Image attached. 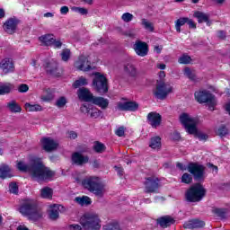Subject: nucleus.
Segmentation results:
<instances>
[{
	"instance_id": "obj_1",
	"label": "nucleus",
	"mask_w": 230,
	"mask_h": 230,
	"mask_svg": "<svg viewBox=\"0 0 230 230\" xmlns=\"http://www.w3.org/2000/svg\"><path fill=\"white\" fill-rule=\"evenodd\" d=\"M17 169L20 172H28L31 179L38 181V182L48 181L55 176V172L44 166V164H42V161L39 158L31 160L29 164L19 162L17 164Z\"/></svg>"
},
{
	"instance_id": "obj_2",
	"label": "nucleus",
	"mask_w": 230,
	"mask_h": 230,
	"mask_svg": "<svg viewBox=\"0 0 230 230\" xmlns=\"http://www.w3.org/2000/svg\"><path fill=\"white\" fill-rule=\"evenodd\" d=\"M19 211L22 217H26L31 222L42 220L43 213L39 209L37 202L33 199H25L20 205Z\"/></svg>"
},
{
	"instance_id": "obj_3",
	"label": "nucleus",
	"mask_w": 230,
	"mask_h": 230,
	"mask_svg": "<svg viewBox=\"0 0 230 230\" xmlns=\"http://www.w3.org/2000/svg\"><path fill=\"white\" fill-rule=\"evenodd\" d=\"M180 123L183 125L186 132L190 135H194L199 139V141H208V134L199 132L197 129V119L191 118L188 113H181L180 115Z\"/></svg>"
},
{
	"instance_id": "obj_4",
	"label": "nucleus",
	"mask_w": 230,
	"mask_h": 230,
	"mask_svg": "<svg viewBox=\"0 0 230 230\" xmlns=\"http://www.w3.org/2000/svg\"><path fill=\"white\" fill-rule=\"evenodd\" d=\"M82 186L84 190L90 191V193H93L95 197H99V199H103L105 195V185L100 181V178L96 176H89L84 178L82 181Z\"/></svg>"
},
{
	"instance_id": "obj_5",
	"label": "nucleus",
	"mask_w": 230,
	"mask_h": 230,
	"mask_svg": "<svg viewBox=\"0 0 230 230\" xmlns=\"http://www.w3.org/2000/svg\"><path fill=\"white\" fill-rule=\"evenodd\" d=\"M83 230H100L102 229V219L94 212H86L79 219Z\"/></svg>"
},
{
	"instance_id": "obj_6",
	"label": "nucleus",
	"mask_w": 230,
	"mask_h": 230,
	"mask_svg": "<svg viewBox=\"0 0 230 230\" xmlns=\"http://www.w3.org/2000/svg\"><path fill=\"white\" fill-rule=\"evenodd\" d=\"M93 79L92 82V87L98 94L103 96L109 93V80L103 74L100 72L93 73Z\"/></svg>"
},
{
	"instance_id": "obj_7",
	"label": "nucleus",
	"mask_w": 230,
	"mask_h": 230,
	"mask_svg": "<svg viewBox=\"0 0 230 230\" xmlns=\"http://www.w3.org/2000/svg\"><path fill=\"white\" fill-rule=\"evenodd\" d=\"M206 197V189L200 183L192 185L185 193L187 202H200Z\"/></svg>"
},
{
	"instance_id": "obj_8",
	"label": "nucleus",
	"mask_w": 230,
	"mask_h": 230,
	"mask_svg": "<svg viewBox=\"0 0 230 230\" xmlns=\"http://www.w3.org/2000/svg\"><path fill=\"white\" fill-rule=\"evenodd\" d=\"M187 170L197 182H203L206 179V167L199 163H189Z\"/></svg>"
},
{
	"instance_id": "obj_9",
	"label": "nucleus",
	"mask_w": 230,
	"mask_h": 230,
	"mask_svg": "<svg viewBox=\"0 0 230 230\" xmlns=\"http://www.w3.org/2000/svg\"><path fill=\"white\" fill-rule=\"evenodd\" d=\"M172 86L164 83V81H157L156 89L153 91V93L157 100H166L168 94L172 93Z\"/></svg>"
},
{
	"instance_id": "obj_10",
	"label": "nucleus",
	"mask_w": 230,
	"mask_h": 230,
	"mask_svg": "<svg viewBox=\"0 0 230 230\" xmlns=\"http://www.w3.org/2000/svg\"><path fill=\"white\" fill-rule=\"evenodd\" d=\"M145 193H159L161 188V180L155 176H150L146 178L144 182Z\"/></svg>"
},
{
	"instance_id": "obj_11",
	"label": "nucleus",
	"mask_w": 230,
	"mask_h": 230,
	"mask_svg": "<svg viewBox=\"0 0 230 230\" xmlns=\"http://www.w3.org/2000/svg\"><path fill=\"white\" fill-rule=\"evenodd\" d=\"M194 96L199 103H208L210 109L215 107V95L208 91L196 92Z\"/></svg>"
},
{
	"instance_id": "obj_12",
	"label": "nucleus",
	"mask_w": 230,
	"mask_h": 230,
	"mask_svg": "<svg viewBox=\"0 0 230 230\" xmlns=\"http://www.w3.org/2000/svg\"><path fill=\"white\" fill-rule=\"evenodd\" d=\"M21 21L16 17L9 18L3 25V28L9 35H13L17 31V26H19Z\"/></svg>"
},
{
	"instance_id": "obj_13",
	"label": "nucleus",
	"mask_w": 230,
	"mask_h": 230,
	"mask_svg": "<svg viewBox=\"0 0 230 230\" xmlns=\"http://www.w3.org/2000/svg\"><path fill=\"white\" fill-rule=\"evenodd\" d=\"M41 146L45 152H55L58 148V142L55 141L51 137H43L40 140Z\"/></svg>"
},
{
	"instance_id": "obj_14",
	"label": "nucleus",
	"mask_w": 230,
	"mask_h": 230,
	"mask_svg": "<svg viewBox=\"0 0 230 230\" xmlns=\"http://www.w3.org/2000/svg\"><path fill=\"white\" fill-rule=\"evenodd\" d=\"M133 49L138 57H146L148 55V44L145 41L137 40L133 45Z\"/></svg>"
},
{
	"instance_id": "obj_15",
	"label": "nucleus",
	"mask_w": 230,
	"mask_h": 230,
	"mask_svg": "<svg viewBox=\"0 0 230 230\" xmlns=\"http://www.w3.org/2000/svg\"><path fill=\"white\" fill-rule=\"evenodd\" d=\"M0 69L4 75H9V73L15 72V65H13V60L12 58H4L0 62Z\"/></svg>"
},
{
	"instance_id": "obj_16",
	"label": "nucleus",
	"mask_w": 230,
	"mask_h": 230,
	"mask_svg": "<svg viewBox=\"0 0 230 230\" xmlns=\"http://www.w3.org/2000/svg\"><path fill=\"white\" fill-rule=\"evenodd\" d=\"M77 97L81 102H87L92 103L94 95L91 93L89 88L82 87L77 90Z\"/></svg>"
},
{
	"instance_id": "obj_17",
	"label": "nucleus",
	"mask_w": 230,
	"mask_h": 230,
	"mask_svg": "<svg viewBox=\"0 0 230 230\" xmlns=\"http://www.w3.org/2000/svg\"><path fill=\"white\" fill-rule=\"evenodd\" d=\"M75 67L79 70V71H91L93 69V67L91 66V61H89V59L84 57V56H80L78 60L75 62Z\"/></svg>"
},
{
	"instance_id": "obj_18",
	"label": "nucleus",
	"mask_w": 230,
	"mask_h": 230,
	"mask_svg": "<svg viewBox=\"0 0 230 230\" xmlns=\"http://www.w3.org/2000/svg\"><path fill=\"white\" fill-rule=\"evenodd\" d=\"M163 121V117L161 114L151 111L147 114V122L153 128H157L161 125V122Z\"/></svg>"
},
{
	"instance_id": "obj_19",
	"label": "nucleus",
	"mask_w": 230,
	"mask_h": 230,
	"mask_svg": "<svg viewBox=\"0 0 230 230\" xmlns=\"http://www.w3.org/2000/svg\"><path fill=\"white\" fill-rule=\"evenodd\" d=\"M72 164L76 166H84L89 163V156L82 155L80 152H75L71 157Z\"/></svg>"
},
{
	"instance_id": "obj_20",
	"label": "nucleus",
	"mask_w": 230,
	"mask_h": 230,
	"mask_svg": "<svg viewBox=\"0 0 230 230\" xmlns=\"http://www.w3.org/2000/svg\"><path fill=\"white\" fill-rule=\"evenodd\" d=\"M44 69L47 75H50L51 76H60V73H58V63L57 61H49L45 63Z\"/></svg>"
},
{
	"instance_id": "obj_21",
	"label": "nucleus",
	"mask_w": 230,
	"mask_h": 230,
	"mask_svg": "<svg viewBox=\"0 0 230 230\" xmlns=\"http://www.w3.org/2000/svg\"><path fill=\"white\" fill-rule=\"evenodd\" d=\"M118 109L119 111L136 112L139 109V104L136 102H119Z\"/></svg>"
},
{
	"instance_id": "obj_22",
	"label": "nucleus",
	"mask_w": 230,
	"mask_h": 230,
	"mask_svg": "<svg viewBox=\"0 0 230 230\" xmlns=\"http://www.w3.org/2000/svg\"><path fill=\"white\" fill-rule=\"evenodd\" d=\"M156 224L163 229H166V227H170V226L175 224V219L171 216H164L156 219Z\"/></svg>"
},
{
	"instance_id": "obj_23",
	"label": "nucleus",
	"mask_w": 230,
	"mask_h": 230,
	"mask_svg": "<svg viewBox=\"0 0 230 230\" xmlns=\"http://www.w3.org/2000/svg\"><path fill=\"white\" fill-rule=\"evenodd\" d=\"M204 226H206L204 221L199 219H191L184 223L183 227L184 229H201Z\"/></svg>"
},
{
	"instance_id": "obj_24",
	"label": "nucleus",
	"mask_w": 230,
	"mask_h": 230,
	"mask_svg": "<svg viewBox=\"0 0 230 230\" xmlns=\"http://www.w3.org/2000/svg\"><path fill=\"white\" fill-rule=\"evenodd\" d=\"M123 72L127 76H129V78H136L137 76V68L131 63L124 65Z\"/></svg>"
},
{
	"instance_id": "obj_25",
	"label": "nucleus",
	"mask_w": 230,
	"mask_h": 230,
	"mask_svg": "<svg viewBox=\"0 0 230 230\" xmlns=\"http://www.w3.org/2000/svg\"><path fill=\"white\" fill-rule=\"evenodd\" d=\"M193 17L198 19L199 24H202V22H206L207 26H211V21H209V14L206 13H202L200 11H197L194 13Z\"/></svg>"
},
{
	"instance_id": "obj_26",
	"label": "nucleus",
	"mask_w": 230,
	"mask_h": 230,
	"mask_svg": "<svg viewBox=\"0 0 230 230\" xmlns=\"http://www.w3.org/2000/svg\"><path fill=\"white\" fill-rule=\"evenodd\" d=\"M92 103H93V105H97V107H100L102 111L109 108V99H105L103 97L93 96Z\"/></svg>"
},
{
	"instance_id": "obj_27",
	"label": "nucleus",
	"mask_w": 230,
	"mask_h": 230,
	"mask_svg": "<svg viewBox=\"0 0 230 230\" xmlns=\"http://www.w3.org/2000/svg\"><path fill=\"white\" fill-rule=\"evenodd\" d=\"M40 42L44 44V46H53V42H55V38H53V34H47L40 36L39 38Z\"/></svg>"
},
{
	"instance_id": "obj_28",
	"label": "nucleus",
	"mask_w": 230,
	"mask_h": 230,
	"mask_svg": "<svg viewBox=\"0 0 230 230\" xmlns=\"http://www.w3.org/2000/svg\"><path fill=\"white\" fill-rule=\"evenodd\" d=\"M10 172H12V170L7 164H3L0 165V179H7V177H12V175H10Z\"/></svg>"
},
{
	"instance_id": "obj_29",
	"label": "nucleus",
	"mask_w": 230,
	"mask_h": 230,
	"mask_svg": "<svg viewBox=\"0 0 230 230\" xmlns=\"http://www.w3.org/2000/svg\"><path fill=\"white\" fill-rule=\"evenodd\" d=\"M75 202H76V204H79V206H91V204H93L91 198H89L88 196L76 197L75 199Z\"/></svg>"
},
{
	"instance_id": "obj_30",
	"label": "nucleus",
	"mask_w": 230,
	"mask_h": 230,
	"mask_svg": "<svg viewBox=\"0 0 230 230\" xmlns=\"http://www.w3.org/2000/svg\"><path fill=\"white\" fill-rule=\"evenodd\" d=\"M7 109H9L10 112L17 113L21 112L22 111V108H21V105L17 103L15 101H11L7 103Z\"/></svg>"
},
{
	"instance_id": "obj_31",
	"label": "nucleus",
	"mask_w": 230,
	"mask_h": 230,
	"mask_svg": "<svg viewBox=\"0 0 230 230\" xmlns=\"http://www.w3.org/2000/svg\"><path fill=\"white\" fill-rule=\"evenodd\" d=\"M88 84L89 82H87V78L81 76L77 80H75L72 85L74 89H78L80 87H85V85H87Z\"/></svg>"
},
{
	"instance_id": "obj_32",
	"label": "nucleus",
	"mask_w": 230,
	"mask_h": 230,
	"mask_svg": "<svg viewBox=\"0 0 230 230\" xmlns=\"http://www.w3.org/2000/svg\"><path fill=\"white\" fill-rule=\"evenodd\" d=\"M25 109L28 112H40L42 106L40 104L25 103Z\"/></svg>"
},
{
	"instance_id": "obj_33",
	"label": "nucleus",
	"mask_w": 230,
	"mask_h": 230,
	"mask_svg": "<svg viewBox=\"0 0 230 230\" xmlns=\"http://www.w3.org/2000/svg\"><path fill=\"white\" fill-rule=\"evenodd\" d=\"M13 89V84H6L0 85V96H4V94H10Z\"/></svg>"
},
{
	"instance_id": "obj_34",
	"label": "nucleus",
	"mask_w": 230,
	"mask_h": 230,
	"mask_svg": "<svg viewBox=\"0 0 230 230\" xmlns=\"http://www.w3.org/2000/svg\"><path fill=\"white\" fill-rule=\"evenodd\" d=\"M54 93L50 88L45 90V94L41 96L42 102H51L55 98Z\"/></svg>"
},
{
	"instance_id": "obj_35",
	"label": "nucleus",
	"mask_w": 230,
	"mask_h": 230,
	"mask_svg": "<svg viewBox=\"0 0 230 230\" xmlns=\"http://www.w3.org/2000/svg\"><path fill=\"white\" fill-rule=\"evenodd\" d=\"M93 149L96 152V154H103L105 150H107V147L105 146V144L95 141Z\"/></svg>"
},
{
	"instance_id": "obj_36",
	"label": "nucleus",
	"mask_w": 230,
	"mask_h": 230,
	"mask_svg": "<svg viewBox=\"0 0 230 230\" xmlns=\"http://www.w3.org/2000/svg\"><path fill=\"white\" fill-rule=\"evenodd\" d=\"M150 148H153L154 150L161 147V137H153L150 139L149 144Z\"/></svg>"
},
{
	"instance_id": "obj_37",
	"label": "nucleus",
	"mask_w": 230,
	"mask_h": 230,
	"mask_svg": "<svg viewBox=\"0 0 230 230\" xmlns=\"http://www.w3.org/2000/svg\"><path fill=\"white\" fill-rule=\"evenodd\" d=\"M40 196L42 199H51L53 197V189L45 187L40 190Z\"/></svg>"
},
{
	"instance_id": "obj_38",
	"label": "nucleus",
	"mask_w": 230,
	"mask_h": 230,
	"mask_svg": "<svg viewBox=\"0 0 230 230\" xmlns=\"http://www.w3.org/2000/svg\"><path fill=\"white\" fill-rule=\"evenodd\" d=\"M188 22V17H181L175 22V30L177 33H181V27Z\"/></svg>"
},
{
	"instance_id": "obj_39",
	"label": "nucleus",
	"mask_w": 230,
	"mask_h": 230,
	"mask_svg": "<svg viewBox=\"0 0 230 230\" xmlns=\"http://www.w3.org/2000/svg\"><path fill=\"white\" fill-rule=\"evenodd\" d=\"M60 208H62V206H55L54 205V208L49 211V217L50 218V220H57V218H58L59 217V212H58V209H60Z\"/></svg>"
},
{
	"instance_id": "obj_40",
	"label": "nucleus",
	"mask_w": 230,
	"mask_h": 230,
	"mask_svg": "<svg viewBox=\"0 0 230 230\" xmlns=\"http://www.w3.org/2000/svg\"><path fill=\"white\" fill-rule=\"evenodd\" d=\"M60 57L63 62H69V59L71 58V49H62L60 53Z\"/></svg>"
},
{
	"instance_id": "obj_41",
	"label": "nucleus",
	"mask_w": 230,
	"mask_h": 230,
	"mask_svg": "<svg viewBox=\"0 0 230 230\" xmlns=\"http://www.w3.org/2000/svg\"><path fill=\"white\" fill-rule=\"evenodd\" d=\"M214 213L221 220H226V218H227V209H226V208H216L214 210Z\"/></svg>"
},
{
	"instance_id": "obj_42",
	"label": "nucleus",
	"mask_w": 230,
	"mask_h": 230,
	"mask_svg": "<svg viewBox=\"0 0 230 230\" xmlns=\"http://www.w3.org/2000/svg\"><path fill=\"white\" fill-rule=\"evenodd\" d=\"M184 75L189 80H191L192 82H195V80H197V75H195V74L191 72V69L190 67L184 68Z\"/></svg>"
},
{
	"instance_id": "obj_43",
	"label": "nucleus",
	"mask_w": 230,
	"mask_h": 230,
	"mask_svg": "<svg viewBox=\"0 0 230 230\" xmlns=\"http://www.w3.org/2000/svg\"><path fill=\"white\" fill-rule=\"evenodd\" d=\"M104 230H121L119 224L116 222L108 223L103 226Z\"/></svg>"
},
{
	"instance_id": "obj_44",
	"label": "nucleus",
	"mask_w": 230,
	"mask_h": 230,
	"mask_svg": "<svg viewBox=\"0 0 230 230\" xmlns=\"http://www.w3.org/2000/svg\"><path fill=\"white\" fill-rule=\"evenodd\" d=\"M181 182L183 184H191V182H193V176L188 172L183 173L181 176Z\"/></svg>"
},
{
	"instance_id": "obj_45",
	"label": "nucleus",
	"mask_w": 230,
	"mask_h": 230,
	"mask_svg": "<svg viewBox=\"0 0 230 230\" xmlns=\"http://www.w3.org/2000/svg\"><path fill=\"white\" fill-rule=\"evenodd\" d=\"M142 26H144L145 30H147V31H154V23L148 22L146 19H142Z\"/></svg>"
},
{
	"instance_id": "obj_46",
	"label": "nucleus",
	"mask_w": 230,
	"mask_h": 230,
	"mask_svg": "<svg viewBox=\"0 0 230 230\" xmlns=\"http://www.w3.org/2000/svg\"><path fill=\"white\" fill-rule=\"evenodd\" d=\"M179 64H190V62H191V57L183 54L181 57L179 58L178 59Z\"/></svg>"
},
{
	"instance_id": "obj_47",
	"label": "nucleus",
	"mask_w": 230,
	"mask_h": 230,
	"mask_svg": "<svg viewBox=\"0 0 230 230\" xmlns=\"http://www.w3.org/2000/svg\"><path fill=\"white\" fill-rule=\"evenodd\" d=\"M66 103H67V99L64 96L59 97L56 102V105L58 107V109H62V107H66Z\"/></svg>"
},
{
	"instance_id": "obj_48",
	"label": "nucleus",
	"mask_w": 230,
	"mask_h": 230,
	"mask_svg": "<svg viewBox=\"0 0 230 230\" xmlns=\"http://www.w3.org/2000/svg\"><path fill=\"white\" fill-rule=\"evenodd\" d=\"M103 112L96 108H92V111H90L91 118H94L95 119L97 118H100Z\"/></svg>"
},
{
	"instance_id": "obj_49",
	"label": "nucleus",
	"mask_w": 230,
	"mask_h": 230,
	"mask_svg": "<svg viewBox=\"0 0 230 230\" xmlns=\"http://www.w3.org/2000/svg\"><path fill=\"white\" fill-rule=\"evenodd\" d=\"M9 191L10 193H13V195H17V193H19V186H17V183L11 182L9 184Z\"/></svg>"
},
{
	"instance_id": "obj_50",
	"label": "nucleus",
	"mask_w": 230,
	"mask_h": 230,
	"mask_svg": "<svg viewBox=\"0 0 230 230\" xmlns=\"http://www.w3.org/2000/svg\"><path fill=\"white\" fill-rule=\"evenodd\" d=\"M229 130L225 125H222L218 129H217V135L220 136V137H224V136H227Z\"/></svg>"
},
{
	"instance_id": "obj_51",
	"label": "nucleus",
	"mask_w": 230,
	"mask_h": 230,
	"mask_svg": "<svg viewBox=\"0 0 230 230\" xmlns=\"http://www.w3.org/2000/svg\"><path fill=\"white\" fill-rule=\"evenodd\" d=\"M72 10L74 12H76L77 13H80L81 15H87V13H89V11L87 9H85L84 7H76L74 6L72 8Z\"/></svg>"
},
{
	"instance_id": "obj_52",
	"label": "nucleus",
	"mask_w": 230,
	"mask_h": 230,
	"mask_svg": "<svg viewBox=\"0 0 230 230\" xmlns=\"http://www.w3.org/2000/svg\"><path fill=\"white\" fill-rule=\"evenodd\" d=\"M92 110H93V108H91V105H89V104H83L80 107V111H81V112H83V114H91Z\"/></svg>"
},
{
	"instance_id": "obj_53",
	"label": "nucleus",
	"mask_w": 230,
	"mask_h": 230,
	"mask_svg": "<svg viewBox=\"0 0 230 230\" xmlns=\"http://www.w3.org/2000/svg\"><path fill=\"white\" fill-rule=\"evenodd\" d=\"M121 19L124 22H130L134 19V15L130 13H125L122 14Z\"/></svg>"
},
{
	"instance_id": "obj_54",
	"label": "nucleus",
	"mask_w": 230,
	"mask_h": 230,
	"mask_svg": "<svg viewBox=\"0 0 230 230\" xmlns=\"http://www.w3.org/2000/svg\"><path fill=\"white\" fill-rule=\"evenodd\" d=\"M28 91H30V86H28L26 84H22L18 87L19 93H28Z\"/></svg>"
},
{
	"instance_id": "obj_55",
	"label": "nucleus",
	"mask_w": 230,
	"mask_h": 230,
	"mask_svg": "<svg viewBox=\"0 0 230 230\" xmlns=\"http://www.w3.org/2000/svg\"><path fill=\"white\" fill-rule=\"evenodd\" d=\"M116 136L123 137L125 136V127L121 126L115 131Z\"/></svg>"
},
{
	"instance_id": "obj_56",
	"label": "nucleus",
	"mask_w": 230,
	"mask_h": 230,
	"mask_svg": "<svg viewBox=\"0 0 230 230\" xmlns=\"http://www.w3.org/2000/svg\"><path fill=\"white\" fill-rule=\"evenodd\" d=\"M62 41L54 39V41L52 42V46L55 48V49H60L62 48Z\"/></svg>"
},
{
	"instance_id": "obj_57",
	"label": "nucleus",
	"mask_w": 230,
	"mask_h": 230,
	"mask_svg": "<svg viewBox=\"0 0 230 230\" xmlns=\"http://www.w3.org/2000/svg\"><path fill=\"white\" fill-rule=\"evenodd\" d=\"M92 166H93V168H95L96 170H100V168H102V163L100 162V160L95 159L93 161Z\"/></svg>"
},
{
	"instance_id": "obj_58",
	"label": "nucleus",
	"mask_w": 230,
	"mask_h": 230,
	"mask_svg": "<svg viewBox=\"0 0 230 230\" xmlns=\"http://www.w3.org/2000/svg\"><path fill=\"white\" fill-rule=\"evenodd\" d=\"M60 13L61 15H67L69 13V7L64 5L60 8Z\"/></svg>"
},
{
	"instance_id": "obj_59",
	"label": "nucleus",
	"mask_w": 230,
	"mask_h": 230,
	"mask_svg": "<svg viewBox=\"0 0 230 230\" xmlns=\"http://www.w3.org/2000/svg\"><path fill=\"white\" fill-rule=\"evenodd\" d=\"M187 24L189 25V28H192V30H195L197 28V24L193 20L188 18Z\"/></svg>"
},
{
	"instance_id": "obj_60",
	"label": "nucleus",
	"mask_w": 230,
	"mask_h": 230,
	"mask_svg": "<svg viewBox=\"0 0 230 230\" xmlns=\"http://www.w3.org/2000/svg\"><path fill=\"white\" fill-rule=\"evenodd\" d=\"M176 168H179L181 172H186V170H188V166L183 165L182 163L180 162L176 164Z\"/></svg>"
},
{
	"instance_id": "obj_61",
	"label": "nucleus",
	"mask_w": 230,
	"mask_h": 230,
	"mask_svg": "<svg viewBox=\"0 0 230 230\" xmlns=\"http://www.w3.org/2000/svg\"><path fill=\"white\" fill-rule=\"evenodd\" d=\"M69 229H73V230H82L84 229V227L80 225H76V224H73L69 226Z\"/></svg>"
},
{
	"instance_id": "obj_62",
	"label": "nucleus",
	"mask_w": 230,
	"mask_h": 230,
	"mask_svg": "<svg viewBox=\"0 0 230 230\" xmlns=\"http://www.w3.org/2000/svg\"><path fill=\"white\" fill-rule=\"evenodd\" d=\"M179 139H181V133L175 131V132L172 134V140H173V141H179Z\"/></svg>"
},
{
	"instance_id": "obj_63",
	"label": "nucleus",
	"mask_w": 230,
	"mask_h": 230,
	"mask_svg": "<svg viewBox=\"0 0 230 230\" xmlns=\"http://www.w3.org/2000/svg\"><path fill=\"white\" fill-rule=\"evenodd\" d=\"M217 37H218V39H221L222 40H224V39H226V31H218Z\"/></svg>"
},
{
	"instance_id": "obj_64",
	"label": "nucleus",
	"mask_w": 230,
	"mask_h": 230,
	"mask_svg": "<svg viewBox=\"0 0 230 230\" xmlns=\"http://www.w3.org/2000/svg\"><path fill=\"white\" fill-rule=\"evenodd\" d=\"M154 51H155V53H157V55H160L161 51H163V46H155Z\"/></svg>"
}]
</instances>
